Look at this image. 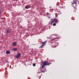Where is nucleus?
I'll return each instance as SVG.
<instances>
[{
  "label": "nucleus",
  "instance_id": "nucleus-14",
  "mask_svg": "<svg viewBox=\"0 0 79 79\" xmlns=\"http://www.w3.org/2000/svg\"><path fill=\"white\" fill-rule=\"evenodd\" d=\"M55 40V38L52 39V40Z\"/></svg>",
  "mask_w": 79,
  "mask_h": 79
},
{
  "label": "nucleus",
  "instance_id": "nucleus-6",
  "mask_svg": "<svg viewBox=\"0 0 79 79\" xmlns=\"http://www.w3.org/2000/svg\"><path fill=\"white\" fill-rule=\"evenodd\" d=\"M16 42H13V46H14V47H15V46H16Z\"/></svg>",
  "mask_w": 79,
  "mask_h": 79
},
{
  "label": "nucleus",
  "instance_id": "nucleus-9",
  "mask_svg": "<svg viewBox=\"0 0 79 79\" xmlns=\"http://www.w3.org/2000/svg\"><path fill=\"white\" fill-rule=\"evenodd\" d=\"M12 50L13 51H16L18 50V49H17V48H14L12 49Z\"/></svg>",
  "mask_w": 79,
  "mask_h": 79
},
{
  "label": "nucleus",
  "instance_id": "nucleus-2",
  "mask_svg": "<svg viewBox=\"0 0 79 79\" xmlns=\"http://www.w3.org/2000/svg\"><path fill=\"white\" fill-rule=\"evenodd\" d=\"M47 42V41L46 40L44 42H41V44H43L40 46V47L39 48H42V47L43 46H44L45 45V44H46Z\"/></svg>",
  "mask_w": 79,
  "mask_h": 79
},
{
  "label": "nucleus",
  "instance_id": "nucleus-8",
  "mask_svg": "<svg viewBox=\"0 0 79 79\" xmlns=\"http://www.w3.org/2000/svg\"><path fill=\"white\" fill-rule=\"evenodd\" d=\"M54 19V22H55V23H57V22H58V21H57L58 20H57L56 19Z\"/></svg>",
  "mask_w": 79,
  "mask_h": 79
},
{
  "label": "nucleus",
  "instance_id": "nucleus-1",
  "mask_svg": "<svg viewBox=\"0 0 79 79\" xmlns=\"http://www.w3.org/2000/svg\"><path fill=\"white\" fill-rule=\"evenodd\" d=\"M52 63H49L47 61H44L41 63V65L42 66L41 69H43V68L45 67V66L48 65L49 66L50 64H52Z\"/></svg>",
  "mask_w": 79,
  "mask_h": 79
},
{
  "label": "nucleus",
  "instance_id": "nucleus-11",
  "mask_svg": "<svg viewBox=\"0 0 79 79\" xmlns=\"http://www.w3.org/2000/svg\"><path fill=\"white\" fill-rule=\"evenodd\" d=\"M56 25V23H53V26H55Z\"/></svg>",
  "mask_w": 79,
  "mask_h": 79
},
{
  "label": "nucleus",
  "instance_id": "nucleus-12",
  "mask_svg": "<svg viewBox=\"0 0 79 79\" xmlns=\"http://www.w3.org/2000/svg\"><path fill=\"white\" fill-rule=\"evenodd\" d=\"M33 66H35V64L34 63L33 64Z\"/></svg>",
  "mask_w": 79,
  "mask_h": 79
},
{
  "label": "nucleus",
  "instance_id": "nucleus-16",
  "mask_svg": "<svg viewBox=\"0 0 79 79\" xmlns=\"http://www.w3.org/2000/svg\"><path fill=\"white\" fill-rule=\"evenodd\" d=\"M2 12L1 11H0V14H1V13H2Z\"/></svg>",
  "mask_w": 79,
  "mask_h": 79
},
{
  "label": "nucleus",
  "instance_id": "nucleus-4",
  "mask_svg": "<svg viewBox=\"0 0 79 79\" xmlns=\"http://www.w3.org/2000/svg\"><path fill=\"white\" fill-rule=\"evenodd\" d=\"M78 1L77 0H73V4H76V5H77V3Z\"/></svg>",
  "mask_w": 79,
  "mask_h": 79
},
{
  "label": "nucleus",
  "instance_id": "nucleus-17",
  "mask_svg": "<svg viewBox=\"0 0 79 79\" xmlns=\"http://www.w3.org/2000/svg\"><path fill=\"white\" fill-rule=\"evenodd\" d=\"M47 15H48V13H47Z\"/></svg>",
  "mask_w": 79,
  "mask_h": 79
},
{
  "label": "nucleus",
  "instance_id": "nucleus-3",
  "mask_svg": "<svg viewBox=\"0 0 79 79\" xmlns=\"http://www.w3.org/2000/svg\"><path fill=\"white\" fill-rule=\"evenodd\" d=\"M21 56V53H20V52H19L15 56V58L17 59H19V58Z\"/></svg>",
  "mask_w": 79,
  "mask_h": 79
},
{
  "label": "nucleus",
  "instance_id": "nucleus-18",
  "mask_svg": "<svg viewBox=\"0 0 79 79\" xmlns=\"http://www.w3.org/2000/svg\"><path fill=\"white\" fill-rule=\"evenodd\" d=\"M48 39H50V38L48 37Z\"/></svg>",
  "mask_w": 79,
  "mask_h": 79
},
{
  "label": "nucleus",
  "instance_id": "nucleus-7",
  "mask_svg": "<svg viewBox=\"0 0 79 79\" xmlns=\"http://www.w3.org/2000/svg\"><path fill=\"white\" fill-rule=\"evenodd\" d=\"M6 53L7 54H9L10 53V51L8 50L6 52Z\"/></svg>",
  "mask_w": 79,
  "mask_h": 79
},
{
  "label": "nucleus",
  "instance_id": "nucleus-15",
  "mask_svg": "<svg viewBox=\"0 0 79 79\" xmlns=\"http://www.w3.org/2000/svg\"><path fill=\"white\" fill-rule=\"evenodd\" d=\"M44 72L45 71H42V73H44Z\"/></svg>",
  "mask_w": 79,
  "mask_h": 79
},
{
  "label": "nucleus",
  "instance_id": "nucleus-13",
  "mask_svg": "<svg viewBox=\"0 0 79 79\" xmlns=\"http://www.w3.org/2000/svg\"><path fill=\"white\" fill-rule=\"evenodd\" d=\"M25 8H26V9H28V8H29V7H27V6H26L25 7Z\"/></svg>",
  "mask_w": 79,
  "mask_h": 79
},
{
  "label": "nucleus",
  "instance_id": "nucleus-5",
  "mask_svg": "<svg viewBox=\"0 0 79 79\" xmlns=\"http://www.w3.org/2000/svg\"><path fill=\"white\" fill-rule=\"evenodd\" d=\"M10 30L8 29L6 30V34H10Z\"/></svg>",
  "mask_w": 79,
  "mask_h": 79
},
{
  "label": "nucleus",
  "instance_id": "nucleus-10",
  "mask_svg": "<svg viewBox=\"0 0 79 79\" xmlns=\"http://www.w3.org/2000/svg\"><path fill=\"white\" fill-rule=\"evenodd\" d=\"M54 22H55V21H54V19L52 20V21L51 22V24H52V23H54Z\"/></svg>",
  "mask_w": 79,
  "mask_h": 79
}]
</instances>
